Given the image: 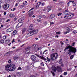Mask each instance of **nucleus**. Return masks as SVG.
I'll use <instances>...</instances> for the list:
<instances>
[{"label":"nucleus","mask_w":77,"mask_h":77,"mask_svg":"<svg viewBox=\"0 0 77 77\" xmlns=\"http://www.w3.org/2000/svg\"><path fill=\"white\" fill-rule=\"evenodd\" d=\"M8 62L10 64L6 66L5 68L6 71H8V72H9V71H14L15 69V64L13 63H12L11 60V59L9 60L8 61Z\"/></svg>","instance_id":"f257e3e1"},{"label":"nucleus","mask_w":77,"mask_h":77,"mask_svg":"<svg viewBox=\"0 0 77 77\" xmlns=\"http://www.w3.org/2000/svg\"><path fill=\"white\" fill-rule=\"evenodd\" d=\"M68 49L69 50L68 51L69 52L67 53L68 54L71 55V52L73 53H74V54H75V53H76L77 52V49H76L75 48L72 47L70 45H69L66 47L64 50V51L66 52V50Z\"/></svg>","instance_id":"f03ea898"},{"label":"nucleus","mask_w":77,"mask_h":77,"mask_svg":"<svg viewBox=\"0 0 77 77\" xmlns=\"http://www.w3.org/2000/svg\"><path fill=\"white\" fill-rule=\"evenodd\" d=\"M30 30H28L29 32H29L26 35V38H28L29 36H31L33 35H35L37 34L38 33V29H30Z\"/></svg>","instance_id":"7ed1b4c3"},{"label":"nucleus","mask_w":77,"mask_h":77,"mask_svg":"<svg viewBox=\"0 0 77 77\" xmlns=\"http://www.w3.org/2000/svg\"><path fill=\"white\" fill-rule=\"evenodd\" d=\"M59 54L57 53H52L51 54L50 56L51 59L52 60H55L57 59Z\"/></svg>","instance_id":"20e7f679"},{"label":"nucleus","mask_w":77,"mask_h":77,"mask_svg":"<svg viewBox=\"0 0 77 77\" xmlns=\"http://www.w3.org/2000/svg\"><path fill=\"white\" fill-rule=\"evenodd\" d=\"M74 14H70L68 15H67V17L66 18V19L67 20H71L72 18L73 17H74Z\"/></svg>","instance_id":"39448f33"},{"label":"nucleus","mask_w":77,"mask_h":77,"mask_svg":"<svg viewBox=\"0 0 77 77\" xmlns=\"http://www.w3.org/2000/svg\"><path fill=\"white\" fill-rule=\"evenodd\" d=\"M9 7V5L7 3L5 4L3 6V8L5 10L8 9Z\"/></svg>","instance_id":"423d86ee"},{"label":"nucleus","mask_w":77,"mask_h":77,"mask_svg":"<svg viewBox=\"0 0 77 77\" xmlns=\"http://www.w3.org/2000/svg\"><path fill=\"white\" fill-rule=\"evenodd\" d=\"M23 25V23L22 22H20L16 26V28L17 29H18L19 28V27H21Z\"/></svg>","instance_id":"0eeeda50"},{"label":"nucleus","mask_w":77,"mask_h":77,"mask_svg":"<svg viewBox=\"0 0 77 77\" xmlns=\"http://www.w3.org/2000/svg\"><path fill=\"white\" fill-rule=\"evenodd\" d=\"M51 69L54 72H56V67L55 66H52L51 68Z\"/></svg>","instance_id":"6e6552de"},{"label":"nucleus","mask_w":77,"mask_h":77,"mask_svg":"<svg viewBox=\"0 0 77 77\" xmlns=\"http://www.w3.org/2000/svg\"><path fill=\"white\" fill-rule=\"evenodd\" d=\"M63 14L65 15H69L70 14V12L68 11V10H65L64 11H63Z\"/></svg>","instance_id":"1a4fd4ad"},{"label":"nucleus","mask_w":77,"mask_h":77,"mask_svg":"<svg viewBox=\"0 0 77 77\" xmlns=\"http://www.w3.org/2000/svg\"><path fill=\"white\" fill-rule=\"evenodd\" d=\"M56 70L58 71V72H61L62 71V69L60 67L57 66L56 68Z\"/></svg>","instance_id":"9d476101"},{"label":"nucleus","mask_w":77,"mask_h":77,"mask_svg":"<svg viewBox=\"0 0 77 77\" xmlns=\"http://www.w3.org/2000/svg\"><path fill=\"white\" fill-rule=\"evenodd\" d=\"M32 47L34 48L35 49V51L36 52V48H38V45H36V44H35L32 45Z\"/></svg>","instance_id":"9b49d317"},{"label":"nucleus","mask_w":77,"mask_h":77,"mask_svg":"<svg viewBox=\"0 0 77 77\" xmlns=\"http://www.w3.org/2000/svg\"><path fill=\"white\" fill-rule=\"evenodd\" d=\"M51 6H50V5H48L47 6V8H48V11L47 12H49L51 10Z\"/></svg>","instance_id":"f8f14e48"},{"label":"nucleus","mask_w":77,"mask_h":77,"mask_svg":"<svg viewBox=\"0 0 77 77\" xmlns=\"http://www.w3.org/2000/svg\"><path fill=\"white\" fill-rule=\"evenodd\" d=\"M31 60H32V61H34V60H36V57L34 55H32L31 56Z\"/></svg>","instance_id":"ddd939ff"},{"label":"nucleus","mask_w":77,"mask_h":77,"mask_svg":"<svg viewBox=\"0 0 77 77\" xmlns=\"http://www.w3.org/2000/svg\"><path fill=\"white\" fill-rule=\"evenodd\" d=\"M26 30H27V28H24L22 29V34H24L25 32L26 31Z\"/></svg>","instance_id":"4468645a"},{"label":"nucleus","mask_w":77,"mask_h":77,"mask_svg":"<svg viewBox=\"0 0 77 77\" xmlns=\"http://www.w3.org/2000/svg\"><path fill=\"white\" fill-rule=\"evenodd\" d=\"M33 11H32L29 13L28 15H29V17H30L32 16V15H33Z\"/></svg>","instance_id":"2eb2a0df"},{"label":"nucleus","mask_w":77,"mask_h":77,"mask_svg":"<svg viewBox=\"0 0 77 77\" xmlns=\"http://www.w3.org/2000/svg\"><path fill=\"white\" fill-rule=\"evenodd\" d=\"M12 30L11 28L7 29L6 30L7 32H12Z\"/></svg>","instance_id":"dca6fc26"},{"label":"nucleus","mask_w":77,"mask_h":77,"mask_svg":"<svg viewBox=\"0 0 77 77\" xmlns=\"http://www.w3.org/2000/svg\"><path fill=\"white\" fill-rule=\"evenodd\" d=\"M40 57L41 58V59H42V60H44L45 61L47 60V59H46V58H45V57H44L43 56L42 57L41 56H40Z\"/></svg>","instance_id":"f3484780"},{"label":"nucleus","mask_w":77,"mask_h":77,"mask_svg":"<svg viewBox=\"0 0 77 77\" xmlns=\"http://www.w3.org/2000/svg\"><path fill=\"white\" fill-rule=\"evenodd\" d=\"M5 42V41L4 40H3V39H1L0 40V43L2 44H3Z\"/></svg>","instance_id":"a211bd4d"},{"label":"nucleus","mask_w":77,"mask_h":77,"mask_svg":"<svg viewBox=\"0 0 77 77\" xmlns=\"http://www.w3.org/2000/svg\"><path fill=\"white\" fill-rule=\"evenodd\" d=\"M54 14H51L50 15V18H51V19H52V18H54Z\"/></svg>","instance_id":"6ab92c4d"},{"label":"nucleus","mask_w":77,"mask_h":77,"mask_svg":"<svg viewBox=\"0 0 77 77\" xmlns=\"http://www.w3.org/2000/svg\"><path fill=\"white\" fill-rule=\"evenodd\" d=\"M36 5L38 6H40L41 5V2H37L36 3Z\"/></svg>","instance_id":"aec40b11"},{"label":"nucleus","mask_w":77,"mask_h":77,"mask_svg":"<svg viewBox=\"0 0 77 77\" xmlns=\"http://www.w3.org/2000/svg\"><path fill=\"white\" fill-rule=\"evenodd\" d=\"M17 33V31L14 30L13 32V34L14 35H16Z\"/></svg>","instance_id":"412c9836"},{"label":"nucleus","mask_w":77,"mask_h":77,"mask_svg":"<svg viewBox=\"0 0 77 77\" xmlns=\"http://www.w3.org/2000/svg\"><path fill=\"white\" fill-rule=\"evenodd\" d=\"M25 68H26V69H27V70H29V69H30L29 66H25Z\"/></svg>","instance_id":"4be33fe9"},{"label":"nucleus","mask_w":77,"mask_h":77,"mask_svg":"<svg viewBox=\"0 0 77 77\" xmlns=\"http://www.w3.org/2000/svg\"><path fill=\"white\" fill-rule=\"evenodd\" d=\"M9 17L11 18H13L14 17V14H9Z\"/></svg>","instance_id":"5701e85b"},{"label":"nucleus","mask_w":77,"mask_h":77,"mask_svg":"<svg viewBox=\"0 0 77 77\" xmlns=\"http://www.w3.org/2000/svg\"><path fill=\"white\" fill-rule=\"evenodd\" d=\"M29 27H30L31 28H30V29H28V30H30V29H32V27H33V25H32V24H31L30 25V26H29Z\"/></svg>","instance_id":"b1692460"},{"label":"nucleus","mask_w":77,"mask_h":77,"mask_svg":"<svg viewBox=\"0 0 77 77\" xmlns=\"http://www.w3.org/2000/svg\"><path fill=\"white\" fill-rule=\"evenodd\" d=\"M17 59H19V57H18L14 56L13 57V59L14 60H16Z\"/></svg>","instance_id":"393cba45"},{"label":"nucleus","mask_w":77,"mask_h":77,"mask_svg":"<svg viewBox=\"0 0 77 77\" xmlns=\"http://www.w3.org/2000/svg\"><path fill=\"white\" fill-rule=\"evenodd\" d=\"M62 59H60L59 62V63L60 64H61V63H62Z\"/></svg>","instance_id":"a878e982"},{"label":"nucleus","mask_w":77,"mask_h":77,"mask_svg":"<svg viewBox=\"0 0 77 77\" xmlns=\"http://www.w3.org/2000/svg\"><path fill=\"white\" fill-rule=\"evenodd\" d=\"M77 33V31L74 30L72 32L73 34H76Z\"/></svg>","instance_id":"bb28decb"},{"label":"nucleus","mask_w":77,"mask_h":77,"mask_svg":"<svg viewBox=\"0 0 77 77\" xmlns=\"http://www.w3.org/2000/svg\"><path fill=\"white\" fill-rule=\"evenodd\" d=\"M40 54L41 56H43V53H42V51H40Z\"/></svg>","instance_id":"cd10ccee"},{"label":"nucleus","mask_w":77,"mask_h":77,"mask_svg":"<svg viewBox=\"0 0 77 77\" xmlns=\"http://www.w3.org/2000/svg\"><path fill=\"white\" fill-rule=\"evenodd\" d=\"M74 55H71L70 57V59L72 60V59H73L74 58Z\"/></svg>","instance_id":"c85d7f7f"},{"label":"nucleus","mask_w":77,"mask_h":77,"mask_svg":"<svg viewBox=\"0 0 77 77\" xmlns=\"http://www.w3.org/2000/svg\"><path fill=\"white\" fill-rule=\"evenodd\" d=\"M62 13L60 12L59 13H58L57 14L58 16H61V15H62Z\"/></svg>","instance_id":"c756f323"},{"label":"nucleus","mask_w":77,"mask_h":77,"mask_svg":"<svg viewBox=\"0 0 77 77\" xmlns=\"http://www.w3.org/2000/svg\"><path fill=\"white\" fill-rule=\"evenodd\" d=\"M3 39H4L5 40L6 38V35H4L3 36Z\"/></svg>","instance_id":"7c9ffc66"},{"label":"nucleus","mask_w":77,"mask_h":77,"mask_svg":"<svg viewBox=\"0 0 77 77\" xmlns=\"http://www.w3.org/2000/svg\"><path fill=\"white\" fill-rule=\"evenodd\" d=\"M41 5L42 6H44L45 5V2H43L42 3H41Z\"/></svg>","instance_id":"2f4dec72"},{"label":"nucleus","mask_w":77,"mask_h":77,"mask_svg":"<svg viewBox=\"0 0 77 77\" xmlns=\"http://www.w3.org/2000/svg\"><path fill=\"white\" fill-rule=\"evenodd\" d=\"M51 72L52 73V75H53L54 76L55 75V74H54V72H53V71H51Z\"/></svg>","instance_id":"473e14b6"},{"label":"nucleus","mask_w":77,"mask_h":77,"mask_svg":"<svg viewBox=\"0 0 77 77\" xmlns=\"http://www.w3.org/2000/svg\"><path fill=\"white\" fill-rule=\"evenodd\" d=\"M21 69H22V68L20 67H19L17 69V70H21Z\"/></svg>","instance_id":"72a5a7b5"},{"label":"nucleus","mask_w":77,"mask_h":77,"mask_svg":"<svg viewBox=\"0 0 77 77\" xmlns=\"http://www.w3.org/2000/svg\"><path fill=\"white\" fill-rule=\"evenodd\" d=\"M47 59L48 62H50V59L48 58V57H47Z\"/></svg>","instance_id":"f704fd0d"},{"label":"nucleus","mask_w":77,"mask_h":77,"mask_svg":"<svg viewBox=\"0 0 77 77\" xmlns=\"http://www.w3.org/2000/svg\"><path fill=\"white\" fill-rule=\"evenodd\" d=\"M73 4V5L74 6H76V3L75 2H74V3H72Z\"/></svg>","instance_id":"c9c22d12"},{"label":"nucleus","mask_w":77,"mask_h":77,"mask_svg":"<svg viewBox=\"0 0 77 77\" xmlns=\"http://www.w3.org/2000/svg\"><path fill=\"white\" fill-rule=\"evenodd\" d=\"M18 21L19 22H21V21H22V19L21 18L19 19Z\"/></svg>","instance_id":"e433bc0d"},{"label":"nucleus","mask_w":77,"mask_h":77,"mask_svg":"<svg viewBox=\"0 0 77 77\" xmlns=\"http://www.w3.org/2000/svg\"><path fill=\"white\" fill-rule=\"evenodd\" d=\"M63 74L64 75H67V72H65L63 73Z\"/></svg>","instance_id":"4c0bfd02"},{"label":"nucleus","mask_w":77,"mask_h":77,"mask_svg":"<svg viewBox=\"0 0 77 77\" xmlns=\"http://www.w3.org/2000/svg\"><path fill=\"white\" fill-rule=\"evenodd\" d=\"M11 52H12V51H10L7 52V54H11Z\"/></svg>","instance_id":"58836bf2"},{"label":"nucleus","mask_w":77,"mask_h":77,"mask_svg":"<svg viewBox=\"0 0 77 77\" xmlns=\"http://www.w3.org/2000/svg\"><path fill=\"white\" fill-rule=\"evenodd\" d=\"M56 34H57V35H59V34H60V32H56Z\"/></svg>","instance_id":"ea45409f"},{"label":"nucleus","mask_w":77,"mask_h":77,"mask_svg":"<svg viewBox=\"0 0 77 77\" xmlns=\"http://www.w3.org/2000/svg\"><path fill=\"white\" fill-rule=\"evenodd\" d=\"M30 77H36L35 76L33 75H31L29 76Z\"/></svg>","instance_id":"a19ab883"},{"label":"nucleus","mask_w":77,"mask_h":77,"mask_svg":"<svg viewBox=\"0 0 77 77\" xmlns=\"http://www.w3.org/2000/svg\"><path fill=\"white\" fill-rule=\"evenodd\" d=\"M38 18H39V19H41V15H39L38 17Z\"/></svg>","instance_id":"79ce46f5"},{"label":"nucleus","mask_w":77,"mask_h":77,"mask_svg":"<svg viewBox=\"0 0 77 77\" xmlns=\"http://www.w3.org/2000/svg\"><path fill=\"white\" fill-rule=\"evenodd\" d=\"M72 47H74V45L75 44V42H73L72 43Z\"/></svg>","instance_id":"37998d69"},{"label":"nucleus","mask_w":77,"mask_h":77,"mask_svg":"<svg viewBox=\"0 0 77 77\" xmlns=\"http://www.w3.org/2000/svg\"><path fill=\"white\" fill-rule=\"evenodd\" d=\"M7 41H8V42H9V41H10V39H9V38L7 39V40L5 41L6 42H7Z\"/></svg>","instance_id":"c03bdc74"},{"label":"nucleus","mask_w":77,"mask_h":77,"mask_svg":"<svg viewBox=\"0 0 77 77\" xmlns=\"http://www.w3.org/2000/svg\"><path fill=\"white\" fill-rule=\"evenodd\" d=\"M35 9L34 8H32L28 12H30V11H32V10H33V9Z\"/></svg>","instance_id":"a18cd8bd"},{"label":"nucleus","mask_w":77,"mask_h":77,"mask_svg":"<svg viewBox=\"0 0 77 77\" xmlns=\"http://www.w3.org/2000/svg\"><path fill=\"white\" fill-rule=\"evenodd\" d=\"M69 4H70V3H69V2H68L67 4V5L68 7L69 6Z\"/></svg>","instance_id":"49530a36"},{"label":"nucleus","mask_w":77,"mask_h":77,"mask_svg":"<svg viewBox=\"0 0 77 77\" xmlns=\"http://www.w3.org/2000/svg\"><path fill=\"white\" fill-rule=\"evenodd\" d=\"M60 4L61 5H63V2H60Z\"/></svg>","instance_id":"de8ad7c7"},{"label":"nucleus","mask_w":77,"mask_h":77,"mask_svg":"<svg viewBox=\"0 0 77 77\" xmlns=\"http://www.w3.org/2000/svg\"><path fill=\"white\" fill-rule=\"evenodd\" d=\"M36 9H38V8H39V5H36Z\"/></svg>","instance_id":"09e8293b"},{"label":"nucleus","mask_w":77,"mask_h":77,"mask_svg":"<svg viewBox=\"0 0 77 77\" xmlns=\"http://www.w3.org/2000/svg\"><path fill=\"white\" fill-rule=\"evenodd\" d=\"M66 30H70V29L69 28V27H67L66 28Z\"/></svg>","instance_id":"8fccbe9b"},{"label":"nucleus","mask_w":77,"mask_h":77,"mask_svg":"<svg viewBox=\"0 0 77 77\" xmlns=\"http://www.w3.org/2000/svg\"><path fill=\"white\" fill-rule=\"evenodd\" d=\"M10 21V19H8L6 21V23H8V22H9V21Z\"/></svg>","instance_id":"3c124183"},{"label":"nucleus","mask_w":77,"mask_h":77,"mask_svg":"<svg viewBox=\"0 0 77 77\" xmlns=\"http://www.w3.org/2000/svg\"><path fill=\"white\" fill-rule=\"evenodd\" d=\"M69 2V3H73L74 2V1H70Z\"/></svg>","instance_id":"603ef678"},{"label":"nucleus","mask_w":77,"mask_h":77,"mask_svg":"<svg viewBox=\"0 0 77 77\" xmlns=\"http://www.w3.org/2000/svg\"><path fill=\"white\" fill-rule=\"evenodd\" d=\"M40 49H41V47H39V48L37 49V50H38V51H39V50H40Z\"/></svg>","instance_id":"864d4df0"},{"label":"nucleus","mask_w":77,"mask_h":77,"mask_svg":"<svg viewBox=\"0 0 77 77\" xmlns=\"http://www.w3.org/2000/svg\"><path fill=\"white\" fill-rule=\"evenodd\" d=\"M42 17L43 18H46V16L45 15H43Z\"/></svg>","instance_id":"5fc2aeb1"},{"label":"nucleus","mask_w":77,"mask_h":77,"mask_svg":"<svg viewBox=\"0 0 77 77\" xmlns=\"http://www.w3.org/2000/svg\"><path fill=\"white\" fill-rule=\"evenodd\" d=\"M11 42L12 44H13V42H15V40H14V39H13V40Z\"/></svg>","instance_id":"6e6d98bb"},{"label":"nucleus","mask_w":77,"mask_h":77,"mask_svg":"<svg viewBox=\"0 0 77 77\" xmlns=\"http://www.w3.org/2000/svg\"><path fill=\"white\" fill-rule=\"evenodd\" d=\"M61 10H62V9H61V8H58V11H61Z\"/></svg>","instance_id":"4d7b16f0"},{"label":"nucleus","mask_w":77,"mask_h":77,"mask_svg":"<svg viewBox=\"0 0 77 77\" xmlns=\"http://www.w3.org/2000/svg\"><path fill=\"white\" fill-rule=\"evenodd\" d=\"M61 66H62L63 67V66H64V65H63V64L62 63L61 65Z\"/></svg>","instance_id":"13d9d810"},{"label":"nucleus","mask_w":77,"mask_h":77,"mask_svg":"<svg viewBox=\"0 0 77 77\" xmlns=\"http://www.w3.org/2000/svg\"><path fill=\"white\" fill-rule=\"evenodd\" d=\"M70 32V30H67L66 32L67 33H69V32Z\"/></svg>","instance_id":"bf43d9fd"},{"label":"nucleus","mask_w":77,"mask_h":77,"mask_svg":"<svg viewBox=\"0 0 77 77\" xmlns=\"http://www.w3.org/2000/svg\"><path fill=\"white\" fill-rule=\"evenodd\" d=\"M51 25L52 24H54V23H53V22H50Z\"/></svg>","instance_id":"052dcab7"},{"label":"nucleus","mask_w":77,"mask_h":77,"mask_svg":"<svg viewBox=\"0 0 77 77\" xmlns=\"http://www.w3.org/2000/svg\"><path fill=\"white\" fill-rule=\"evenodd\" d=\"M48 24V23H47V22L44 23V24H45V25H46V24Z\"/></svg>","instance_id":"680f3d73"},{"label":"nucleus","mask_w":77,"mask_h":77,"mask_svg":"<svg viewBox=\"0 0 77 77\" xmlns=\"http://www.w3.org/2000/svg\"><path fill=\"white\" fill-rule=\"evenodd\" d=\"M6 12H4V15H6Z\"/></svg>","instance_id":"e2e57ef3"},{"label":"nucleus","mask_w":77,"mask_h":77,"mask_svg":"<svg viewBox=\"0 0 77 77\" xmlns=\"http://www.w3.org/2000/svg\"><path fill=\"white\" fill-rule=\"evenodd\" d=\"M41 21V20H39V19H37V21H38V22H39Z\"/></svg>","instance_id":"0e129e2a"},{"label":"nucleus","mask_w":77,"mask_h":77,"mask_svg":"<svg viewBox=\"0 0 77 77\" xmlns=\"http://www.w3.org/2000/svg\"><path fill=\"white\" fill-rule=\"evenodd\" d=\"M15 6H18V3H16V4L15 5Z\"/></svg>","instance_id":"69168bd1"},{"label":"nucleus","mask_w":77,"mask_h":77,"mask_svg":"<svg viewBox=\"0 0 77 77\" xmlns=\"http://www.w3.org/2000/svg\"><path fill=\"white\" fill-rule=\"evenodd\" d=\"M9 0H5V1L6 2H9Z\"/></svg>","instance_id":"338daca9"},{"label":"nucleus","mask_w":77,"mask_h":77,"mask_svg":"<svg viewBox=\"0 0 77 77\" xmlns=\"http://www.w3.org/2000/svg\"><path fill=\"white\" fill-rule=\"evenodd\" d=\"M17 20V18L16 17L14 18V21H16Z\"/></svg>","instance_id":"774afa93"}]
</instances>
